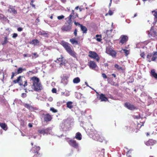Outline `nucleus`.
Masks as SVG:
<instances>
[{"instance_id":"nucleus-1","label":"nucleus","mask_w":157,"mask_h":157,"mask_svg":"<svg viewBox=\"0 0 157 157\" xmlns=\"http://www.w3.org/2000/svg\"><path fill=\"white\" fill-rule=\"evenodd\" d=\"M30 81L32 83V88L34 90L39 91L42 90V86L38 78L36 77H32L31 78Z\"/></svg>"},{"instance_id":"nucleus-2","label":"nucleus","mask_w":157,"mask_h":157,"mask_svg":"<svg viewBox=\"0 0 157 157\" xmlns=\"http://www.w3.org/2000/svg\"><path fill=\"white\" fill-rule=\"evenodd\" d=\"M87 132L89 134L90 136L94 140L100 142H102L103 139L101 138L96 130L93 129H88L87 130Z\"/></svg>"},{"instance_id":"nucleus-3","label":"nucleus","mask_w":157,"mask_h":157,"mask_svg":"<svg viewBox=\"0 0 157 157\" xmlns=\"http://www.w3.org/2000/svg\"><path fill=\"white\" fill-rule=\"evenodd\" d=\"M38 132L40 134H43V135H48V134L52 135H54L53 132L52 131V128L51 127H49L46 129H40L38 131Z\"/></svg>"},{"instance_id":"nucleus-4","label":"nucleus","mask_w":157,"mask_h":157,"mask_svg":"<svg viewBox=\"0 0 157 157\" xmlns=\"http://www.w3.org/2000/svg\"><path fill=\"white\" fill-rule=\"evenodd\" d=\"M67 141L68 144L71 147L76 149L78 148L79 144L76 141L74 140L70 139L69 138H67L66 139Z\"/></svg>"},{"instance_id":"nucleus-5","label":"nucleus","mask_w":157,"mask_h":157,"mask_svg":"<svg viewBox=\"0 0 157 157\" xmlns=\"http://www.w3.org/2000/svg\"><path fill=\"white\" fill-rule=\"evenodd\" d=\"M151 57H152L151 59L152 61H155L156 59L157 58V52H155L154 54L149 53L147 55V60L149 62L151 61Z\"/></svg>"},{"instance_id":"nucleus-6","label":"nucleus","mask_w":157,"mask_h":157,"mask_svg":"<svg viewBox=\"0 0 157 157\" xmlns=\"http://www.w3.org/2000/svg\"><path fill=\"white\" fill-rule=\"evenodd\" d=\"M40 149V147L36 146L32 149L31 151L35 154L33 157H40V154L38 153Z\"/></svg>"},{"instance_id":"nucleus-7","label":"nucleus","mask_w":157,"mask_h":157,"mask_svg":"<svg viewBox=\"0 0 157 157\" xmlns=\"http://www.w3.org/2000/svg\"><path fill=\"white\" fill-rule=\"evenodd\" d=\"M89 56V57L95 59L98 62L99 60V58L98 54L94 52L90 51Z\"/></svg>"},{"instance_id":"nucleus-8","label":"nucleus","mask_w":157,"mask_h":157,"mask_svg":"<svg viewBox=\"0 0 157 157\" xmlns=\"http://www.w3.org/2000/svg\"><path fill=\"white\" fill-rule=\"evenodd\" d=\"M61 44L67 52L72 49L71 47V44L67 42L62 41Z\"/></svg>"},{"instance_id":"nucleus-9","label":"nucleus","mask_w":157,"mask_h":157,"mask_svg":"<svg viewBox=\"0 0 157 157\" xmlns=\"http://www.w3.org/2000/svg\"><path fill=\"white\" fill-rule=\"evenodd\" d=\"M106 52L113 57L115 56L116 55V52L111 48L109 47L106 48Z\"/></svg>"},{"instance_id":"nucleus-10","label":"nucleus","mask_w":157,"mask_h":157,"mask_svg":"<svg viewBox=\"0 0 157 157\" xmlns=\"http://www.w3.org/2000/svg\"><path fill=\"white\" fill-rule=\"evenodd\" d=\"M112 30H107L106 33L105 34V36L104 39L105 40H109L112 37V36L111 34Z\"/></svg>"},{"instance_id":"nucleus-11","label":"nucleus","mask_w":157,"mask_h":157,"mask_svg":"<svg viewBox=\"0 0 157 157\" xmlns=\"http://www.w3.org/2000/svg\"><path fill=\"white\" fill-rule=\"evenodd\" d=\"M42 117L44 118V121L46 122L51 121L52 119L51 116L49 114H43L42 115Z\"/></svg>"},{"instance_id":"nucleus-12","label":"nucleus","mask_w":157,"mask_h":157,"mask_svg":"<svg viewBox=\"0 0 157 157\" xmlns=\"http://www.w3.org/2000/svg\"><path fill=\"white\" fill-rule=\"evenodd\" d=\"M72 25H65L63 26L61 28V30L63 31L66 32H69L71 29Z\"/></svg>"},{"instance_id":"nucleus-13","label":"nucleus","mask_w":157,"mask_h":157,"mask_svg":"<svg viewBox=\"0 0 157 157\" xmlns=\"http://www.w3.org/2000/svg\"><path fill=\"white\" fill-rule=\"evenodd\" d=\"M121 40L120 41V43L121 44H123L126 43L128 40V37L127 36L122 35L120 37Z\"/></svg>"},{"instance_id":"nucleus-14","label":"nucleus","mask_w":157,"mask_h":157,"mask_svg":"<svg viewBox=\"0 0 157 157\" xmlns=\"http://www.w3.org/2000/svg\"><path fill=\"white\" fill-rule=\"evenodd\" d=\"M67 53L71 56L73 58H75L77 60H78L77 59V53L74 51V50L72 49H71L70 51L68 52Z\"/></svg>"},{"instance_id":"nucleus-15","label":"nucleus","mask_w":157,"mask_h":157,"mask_svg":"<svg viewBox=\"0 0 157 157\" xmlns=\"http://www.w3.org/2000/svg\"><path fill=\"white\" fill-rule=\"evenodd\" d=\"M125 106L128 109L131 110H133L136 109V107L134 106V105L131 104L127 102L124 104Z\"/></svg>"},{"instance_id":"nucleus-16","label":"nucleus","mask_w":157,"mask_h":157,"mask_svg":"<svg viewBox=\"0 0 157 157\" xmlns=\"http://www.w3.org/2000/svg\"><path fill=\"white\" fill-rule=\"evenodd\" d=\"M72 14H74V11L72 10L71 13L69 17L66 18V20L67 23L68 24V25H72V21L71 19L73 17Z\"/></svg>"},{"instance_id":"nucleus-17","label":"nucleus","mask_w":157,"mask_h":157,"mask_svg":"<svg viewBox=\"0 0 157 157\" xmlns=\"http://www.w3.org/2000/svg\"><path fill=\"white\" fill-rule=\"evenodd\" d=\"M8 11L9 12L13 14H16L17 13V11L12 6H10L9 7Z\"/></svg>"},{"instance_id":"nucleus-18","label":"nucleus","mask_w":157,"mask_h":157,"mask_svg":"<svg viewBox=\"0 0 157 157\" xmlns=\"http://www.w3.org/2000/svg\"><path fill=\"white\" fill-rule=\"evenodd\" d=\"M66 124L65 122H63L61 124L60 129H62V130L66 131L68 130L67 127V125H66Z\"/></svg>"},{"instance_id":"nucleus-19","label":"nucleus","mask_w":157,"mask_h":157,"mask_svg":"<svg viewBox=\"0 0 157 157\" xmlns=\"http://www.w3.org/2000/svg\"><path fill=\"white\" fill-rule=\"evenodd\" d=\"M23 77L21 76H19L18 77L17 79L16 80H14L13 82L14 83H19L20 85H22L23 84L21 83V82L23 80V79H21V78Z\"/></svg>"},{"instance_id":"nucleus-20","label":"nucleus","mask_w":157,"mask_h":157,"mask_svg":"<svg viewBox=\"0 0 157 157\" xmlns=\"http://www.w3.org/2000/svg\"><path fill=\"white\" fill-rule=\"evenodd\" d=\"M89 66L92 69L95 68L97 66L95 62L91 61H90L89 63Z\"/></svg>"},{"instance_id":"nucleus-21","label":"nucleus","mask_w":157,"mask_h":157,"mask_svg":"<svg viewBox=\"0 0 157 157\" xmlns=\"http://www.w3.org/2000/svg\"><path fill=\"white\" fill-rule=\"evenodd\" d=\"M65 60L64 57H63L62 55H61L60 57L58 58L56 62L57 63L61 62L62 63H60V65H61L63 64V63Z\"/></svg>"},{"instance_id":"nucleus-22","label":"nucleus","mask_w":157,"mask_h":157,"mask_svg":"<svg viewBox=\"0 0 157 157\" xmlns=\"http://www.w3.org/2000/svg\"><path fill=\"white\" fill-rule=\"evenodd\" d=\"M156 143V141L153 140H150L148 141L145 143L147 145H153Z\"/></svg>"},{"instance_id":"nucleus-23","label":"nucleus","mask_w":157,"mask_h":157,"mask_svg":"<svg viewBox=\"0 0 157 157\" xmlns=\"http://www.w3.org/2000/svg\"><path fill=\"white\" fill-rule=\"evenodd\" d=\"M39 34L40 35H42L43 36L46 37H48L49 34L48 33V32H45L44 31H40L39 33Z\"/></svg>"},{"instance_id":"nucleus-24","label":"nucleus","mask_w":157,"mask_h":157,"mask_svg":"<svg viewBox=\"0 0 157 157\" xmlns=\"http://www.w3.org/2000/svg\"><path fill=\"white\" fill-rule=\"evenodd\" d=\"M8 38L7 36H5L3 40L1 41V44L2 45H4L6 44L8 42Z\"/></svg>"},{"instance_id":"nucleus-25","label":"nucleus","mask_w":157,"mask_h":157,"mask_svg":"<svg viewBox=\"0 0 157 157\" xmlns=\"http://www.w3.org/2000/svg\"><path fill=\"white\" fill-rule=\"evenodd\" d=\"M156 34V32L155 31H154L152 28L150 30V32L148 33V35L149 36H155Z\"/></svg>"},{"instance_id":"nucleus-26","label":"nucleus","mask_w":157,"mask_h":157,"mask_svg":"<svg viewBox=\"0 0 157 157\" xmlns=\"http://www.w3.org/2000/svg\"><path fill=\"white\" fill-rule=\"evenodd\" d=\"M100 99L101 100V101H106L108 100L107 98L105 97L104 94H101L100 96Z\"/></svg>"},{"instance_id":"nucleus-27","label":"nucleus","mask_w":157,"mask_h":157,"mask_svg":"<svg viewBox=\"0 0 157 157\" xmlns=\"http://www.w3.org/2000/svg\"><path fill=\"white\" fill-rule=\"evenodd\" d=\"M75 138L78 140H80L82 139V135L79 132H77L76 134Z\"/></svg>"},{"instance_id":"nucleus-28","label":"nucleus","mask_w":157,"mask_h":157,"mask_svg":"<svg viewBox=\"0 0 157 157\" xmlns=\"http://www.w3.org/2000/svg\"><path fill=\"white\" fill-rule=\"evenodd\" d=\"M151 75L152 77L155 78H157V74L155 73V70L153 69L151 70Z\"/></svg>"},{"instance_id":"nucleus-29","label":"nucleus","mask_w":157,"mask_h":157,"mask_svg":"<svg viewBox=\"0 0 157 157\" xmlns=\"http://www.w3.org/2000/svg\"><path fill=\"white\" fill-rule=\"evenodd\" d=\"M23 105L25 107L29 110H32L33 109V107L31 105L27 103H24Z\"/></svg>"},{"instance_id":"nucleus-30","label":"nucleus","mask_w":157,"mask_h":157,"mask_svg":"<svg viewBox=\"0 0 157 157\" xmlns=\"http://www.w3.org/2000/svg\"><path fill=\"white\" fill-rule=\"evenodd\" d=\"M39 43V41L37 39L33 40L30 43L34 45H36L37 44Z\"/></svg>"},{"instance_id":"nucleus-31","label":"nucleus","mask_w":157,"mask_h":157,"mask_svg":"<svg viewBox=\"0 0 157 157\" xmlns=\"http://www.w3.org/2000/svg\"><path fill=\"white\" fill-rule=\"evenodd\" d=\"M26 70V69L22 68V67H20L18 68L16 73L17 74H19L21 73L23 71H25Z\"/></svg>"},{"instance_id":"nucleus-32","label":"nucleus","mask_w":157,"mask_h":157,"mask_svg":"<svg viewBox=\"0 0 157 157\" xmlns=\"http://www.w3.org/2000/svg\"><path fill=\"white\" fill-rule=\"evenodd\" d=\"M0 126L3 129L5 130H6L7 129V126L5 123H0Z\"/></svg>"},{"instance_id":"nucleus-33","label":"nucleus","mask_w":157,"mask_h":157,"mask_svg":"<svg viewBox=\"0 0 157 157\" xmlns=\"http://www.w3.org/2000/svg\"><path fill=\"white\" fill-rule=\"evenodd\" d=\"M80 79L79 77H77L74 78L73 80V82L74 83H78L80 82Z\"/></svg>"},{"instance_id":"nucleus-34","label":"nucleus","mask_w":157,"mask_h":157,"mask_svg":"<svg viewBox=\"0 0 157 157\" xmlns=\"http://www.w3.org/2000/svg\"><path fill=\"white\" fill-rule=\"evenodd\" d=\"M82 31H83V33H86L87 31V29L85 26H83L82 25L80 27Z\"/></svg>"},{"instance_id":"nucleus-35","label":"nucleus","mask_w":157,"mask_h":157,"mask_svg":"<svg viewBox=\"0 0 157 157\" xmlns=\"http://www.w3.org/2000/svg\"><path fill=\"white\" fill-rule=\"evenodd\" d=\"M152 12L154 13L153 15L155 16L154 19L155 20V22H156L157 20V10L152 11Z\"/></svg>"},{"instance_id":"nucleus-36","label":"nucleus","mask_w":157,"mask_h":157,"mask_svg":"<svg viewBox=\"0 0 157 157\" xmlns=\"http://www.w3.org/2000/svg\"><path fill=\"white\" fill-rule=\"evenodd\" d=\"M72 102L71 101H68L67 103V107L71 109L73 107V106L72 105Z\"/></svg>"},{"instance_id":"nucleus-37","label":"nucleus","mask_w":157,"mask_h":157,"mask_svg":"<svg viewBox=\"0 0 157 157\" xmlns=\"http://www.w3.org/2000/svg\"><path fill=\"white\" fill-rule=\"evenodd\" d=\"M70 41L72 44H75L77 45L78 44V42L75 39H70Z\"/></svg>"},{"instance_id":"nucleus-38","label":"nucleus","mask_w":157,"mask_h":157,"mask_svg":"<svg viewBox=\"0 0 157 157\" xmlns=\"http://www.w3.org/2000/svg\"><path fill=\"white\" fill-rule=\"evenodd\" d=\"M62 94L66 96H68L70 95V93L69 91H66L65 92L62 93Z\"/></svg>"},{"instance_id":"nucleus-39","label":"nucleus","mask_w":157,"mask_h":157,"mask_svg":"<svg viewBox=\"0 0 157 157\" xmlns=\"http://www.w3.org/2000/svg\"><path fill=\"white\" fill-rule=\"evenodd\" d=\"M115 67L119 70H122V67L118 64H116L115 65Z\"/></svg>"},{"instance_id":"nucleus-40","label":"nucleus","mask_w":157,"mask_h":157,"mask_svg":"<svg viewBox=\"0 0 157 157\" xmlns=\"http://www.w3.org/2000/svg\"><path fill=\"white\" fill-rule=\"evenodd\" d=\"M50 110L52 111L53 113H55L57 112L56 109H55L54 108L52 107L50 108Z\"/></svg>"},{"instance_id":"nucleus-41","label":"nucleus","mask_w":157,"mask_h":157,"mask_svg":"<svg viewBox=\"0 0 157 157\" xmlns=\"http://www.w3.org/2000/svg\"><path fill=\"white\" fill-rule=\"evenodd\" d=\"M64 17V16L63 15H61L59 16H58L57 17L58 19L60 20L62 19H63Z\"/></svg>"},{"instance_id":"nucleus-42","label":"nucleus","mask_w":157,"mask_h":157,"mask_svg":"<svg viewBox=\"0 0 157 157\" xmlns=\"http://www.w3.org/2000/svg\"><path fill=\"white\" fill-rule=\"evenodd\" d=\"M123 51L124 52V53L126 54V56L128 55L129 53V51L128 50L125 49H123Z\"/></svg>"},{"instance_id":"nucleus-43","label":"nucleus","mask_w":157,"mask_h":157,"mask_svg":"<svg viewBox=\"0 0 157 157\" xmlns=\"http://www.w3.org/2000/svg\"><path fill=\"white\" fill-rule=\"evenodd\" d=\"M74 23L76 25L79 26L80 27L82 25L80 24L78 22H76L75 21Z\"/></svg>"},{"instance_id":"nucleus-44","label":"nucleus","mask_w":157,"mask_h":157,"mask_svg":"<svg viewBox=\"0 0 157 157\" xmlns=\"http://www.w3.org/2000/svg\"><path fill=\"white\" fill-rule=\"evenodd\" d=\"M23 56L24 57H30L31 56V55L30 54H24L23 55Z\"/></svg>"},{"instance_id":"nucleus-45","label":"nucleus","mask_w":157,"mask_h":157,"mask_svg":"<svg viewBox=\"0 0 157 157\" xmlns=\"http://www.w3.org/2000/svg\"><path fill=\"white\" fill-rule=\"evenodd\" d=\"M17 36V34L16 33H14L13 34L12 37L13 38H16Z\"/></svg>"},{"instance_id":"nucleus-46","label":"nucleus","mask_w":157,"mask_h":157,"mask_svg":"<svg viewBox=\"0 0 157 157\" xmlns=\"http://www.w3.org/2000/svg\"><path fill=\"white\" fill-rule=\"evenodd\" d=\"M73 17H72V19H74L75 18L77 17L78 16L77 14V13L75 14V13H74V14H72Z\"/></svg>"},{"instance_id":"nucleus-47","label":"nucleus","mask_w":157,"mask_h":157,"mask_svg":"<svg viewBox=\"0 0 157 157\" xmlns=\"http://www.w3.org/2000/svg\"><path fill=\"white\" fill-rule=\"evenodd\" d=\"M52 92L53 93H56V89L55 88H53L52 90Z\"/></svg>"},{"instance_id":"nucleus-48","label":"nucleus","mask_w":157,"mask_h":157,"mask_svg":"<svg viewBox=\"0 0 157 157\" xmlns=\"http://www.w3.org/2000/svg\"><path fill=\"white\" fill-rule=\"evenodd\" d=\"M39 137L38 138V139H40L41 138V136H40V135H36V136H33V138H34V139H36V138L37 137Z\"/></svg>"},{"instance_id":"nucleus-49","label":"nucleus","mask_w":157,"mask_h":157,"mask_svg":"<svg viewBox=\"0 0 157 157\" xmlns=\"http://www.w3.org/2000/svg\"><path fill=\"white\" fill-rule=\"evenodd\" d=\"M17 31L19 32H21L23 30V29L21 27H19L17 28Z\"/></svg>"},{"instance_id":"nucleus-50","label":"nucleus","mask_w":157,"mask_h":157,"mask_svg":"<svg viewBox=\"0 0 157 157\" xmlns=\"http://www.w3.org/2000/svg\"><path fill=\"white\" fill-rule=\"evenodd\" d=\"M33 55H34V56H35L36 58L38 57L39 56L37 54V53H33Z\"/></svg>"},{"instance_id":"nucleus-51","label":"nucleus","mask_w":157,"mask_h":157,"mask_svg":"<svg viewBox=\"0 0 157 157\" xmlns=\"http://www.w3.org/2000/svg\"><path fill=\"white\" fill-rule=\"evenodd\" d=\"M102 77L104 78H107V76L105 74L103 73L102 74Z\"/></svg>"},{"instance_id":"nucleus-52","label":"nucleus","mask_w":157,"mask_h":157,"mask_svg":"<svg viewBox=\"0 0 157 157\" xmlns=\"http://www.w3.org/2000/svg\"><path fill=\"white\" fill-rule=\"evenodd\" d=\"M101 37H99V38L98 37V38H97L96 40L97 41H99V42L101 41Z\"/></svg>"},{"instance_id":"nucleus-53","label":"nucleus","mask_w":157,"mask_h":157,"mask_svg":"<svg viewBox=\"0 0 157 157\" xmlns=\"http://www.w3.org/2000/svg\"><path fill=\"white\" fill-rule=\"evenodd\" d=\"M109 14L110 15H112L113 14V12L109 10Z\"/></svg>"},{"instance_id":"nucleus-54","label":"nucleus","mask_w":157,"mask_h":157,"mask_svg":"<svg viewBox=\"0 0 157 157\" xmlns=\"http://www.w3.org/2000/svg\"><path fill=\"white\" fill-rule=\"evenodd\" d=\"M77 30L76 29H75V31L74 32V34L75 35V36H76L77 35Z\"/></svg>"},{"instance_id":"nucleus-55","label":"nucleus","mask_w":157,"mask_h":157,"mask_svg":"<svg viewBox=\"0 0 157 157\" xmlns=\"http://www.w3.org/2000/svg\"><path fill=\"white\" fill-rule=\"evenodd\" d=\"M27 81L26 80V81H25V84L23 86L24 87H25V86H27Z\"/></svg>"},{"instance_id":"nucleus-56","label":"nucleus","mask_w":157,"mask_h":157,"mask_svg":"<svg viewBox=\"0 0 157 157\" xmlns=\"http://www.w3.org/2000/svg\"><path fill=\"white\" fill-rule=\"evenodd\" d=\"M144 53H141L140 55V56L142 57H143V58H144Z\"/></svg>"},{"instance_id":"nucleus-57","label":"nucleus","mask_w":157,"mask_h":157,"mask_svg":"<svg viewBox=\"0 0 157 157\" xmlns=\"http://www.w3.org/2000/svg\"><path fill=\"white\" fill-rule=\"evenodd\" d=\"M28 125V126L30 128L32 127L33 126L32 124L31 123H29Z\"/></svg>"},{"instance_id":"nucleus-58","label":"nucleus","mask_w":157,"mask_h":157,"mask_svg":"<svg viewBox=\"0 0 157 157\" xmlns=\"http://www.w3.org/2000/svg\"><path fill=\"white\" fill-rule=\"evenodd\" d=\"M4 17V16L3 14H0V19Z\"/></svg>"},{"instance_id":"nucleus-59","label":"nucleus","mask_w":157,"mask_h":157,"mask_svg":"<svg viewBox=\"0 0 157 157\" xmlns=\"http://www.w3.org/2000/svg\"><path fill=\"white\" fill-rule=\"evenodd\" d=\"M96 37H97V38L99 37H101V35H97L96 36Z\"/></svg>"},{"instance_id":"nucleus-60","label":"nucleus","mask_w":157,"mask_h":157,"mask_svg":"<svg viewBox=\"0 0 157 157\" xmlns=\"http://www.w3.org/2000/svg\"><path fill=\"white\" fill-rule=\"evenodd\" d=\"M48 100L50 101H52V98L51 97H50L48 99Z\"/></svg>"},{"instance_id":"nucleus-61","label":"nucleus","mask_w":157,"mask_h":157,"mask_svg":"<svg viewBox=\"0 0 157 157\" xmlns=\"http://www.w3.org/2000/svg\"><path fill=\"white\" fill-rule=\"evenodd\" d=\"M33 1H32L31 2L30 4H31V5L33 7H34L35 6V5H34L33 4Z\"/></svg>"},{"instance_id":"nucleus-62","label":"nucleus","mask_w":157,"mask_h":157,"mask_svg":"<svg viewBox=\"0 0 157 157\" xmlns=\"http://www.w3.org/2000/svg\"><path fill=\"white\" fill-rule=\"evenodd\" d=\"M137 16V13H136L134 15V16H133V17L134 18V17H136Z\"/></svg>"},{"instance_id":"nucleus-63","label":"nucleus","mask_w":157,"mask_h":157,"mask_svg":"<svg viewBox=\"0 0 157 157\" xmlns=\"http://www.w3.org/2000/svg\"><path fill=\"white\" fill-rule=\"evenodd\" d=\"M14 73L13 72H12V75L11 76V78H13V76H14Z\"/></svg>"},{"instance_id":"nucleus-64","label":"nucleus","mask_w":157,"mask_h":157,"mask_svg":"<svg viewBox=\"0 0 157 157\" xmlns=\"http://www.w3.org/2000/svg\"><path fill=\"white\" fill-rule=\"evenodd\" d=\"M112 75H113L114 78H115L116 77V75L115 74H113Z\"/></svg>"}]
</instances>
